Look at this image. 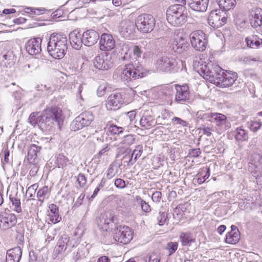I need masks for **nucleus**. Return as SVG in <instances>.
Segmentation results:
<instances>
[{
    "label": "nucleus",
    "instance_id": "15",
    "mask_svg": "<svg viewBox=\"0 0 262 262\" xmlns=\"http://www.w3.org/2000/svg\"><path fill=\"white\" fill-rule=\"evenodd\" d=\"M99 45L101 50L111 51L115 47V40L111 34L103 33L101 36Z\"/></svg>",
    "mask_w": 262,
    "mask_h": 262
},
{
    "label": "nucleus",
    "instance_id": "14",
    "mask_svg": "<svg viewBox=\"0 0 262 262\" xmlns=\"http://www.w3.org/2000/svg\"><path fill=\"white\" fill-rule=\"evenodd\" d=\"M93 64L96 68L101 70H107L113 66V62L111 61L110 58L107 55L103 54L96 56L94 60Z\"/></svg>",
    "mask_w": 262,
    "mask_h": 262
},
{
    "label": "nucleus",
    "instance_id": "12",
    "mask_svg": "<svg viewBox=\"0 0 262 262\" xmlns=\"http://www.w3.org/2000/svg\"><path fill=\"white\" fill-rule=\"evenodd\" d=\"M114 215L111 211H106L101 213L97 219V223L99 228L107 231L113 226Z\"/></svg>",
    "mask_w": 262,
    "mask_h": 262
},
{
    "label": "nucleus",
    "instance_id": "42",
    "mask_svg": "<svg viewBox=\"0 0 262 262\" xmlns=\"http://www.w3.org/2000/svg\"><path fill=\"white\" fill-rule=\"evenodd\" d=\"M49 190L47 186H44L40 189L37 193V196L38 201L42 203L46 198L48 197Z\"/></svg>",
    "mask_w": 262,
    "mask_h": 262
},
{
    "label": "nucleus",
    "instance_id": "63",
    "mask_svg": "<svg viewBox=\"0 0 262 262\" xmlns=\"http://www.w3.org/2000/svg\"><path fill=\"white\" fill-rule=\"evenodd\" d=\"M115 186L119 189L124 188L126 186L125 182L121 179H117L114 182Z\"/></svg>",
    "mask_w": 262,
    "mask_h": 262
},
{
    "label": "nucleus",
    "instance_id": "59",
    "mask_svg": "<svg viewBox=\"0 0 262 262\" xmlns=\"http://www.w3.org/2000/svg\"><path fill=\"white\" fill-rule=\"evenodd\" d=\"M77 181L78 182L79 186L83 187L86 184V179L83 174L80 173L77 177Z\"/></svg>",
    "mask_w": 262,
    "mask_h": 262
},
{
    "label": "nucleus",
    "instance_id": "27",
    "mask_svg": "<svg viewBox=\"0 0 262 262\" xmlns=\"http://www.w3.org/2000/svg\"><path fill=\"white\" fill-rule=\"evenodd\" d=\"M248 165L252 170L255 169L257 171L262 172V156L258 154L251 155Z\"/></svg>",
    "mask_w": 262,
    "mask_h": 262
},
{
    "label": "nucleus",
    "instance_id": "40",
    "mask_svg": "<svg viewBox=\"0 0 262 262\" xmlns=\"http://www.w3.org/2000/svg\"><path fill=\"white\" fill-rule=\"evenodd\" d=\"M235 138L238 141H246L248 139V133L242 127L237 128L235 130Z\"/></svg>",
    "mask_w": 262,
    "mask_h": 262
},
{
    "label": "nucleus",
    "instance_id": "50",
    "mask_svg": "<svg viewBox=\"0 0 262 262\" xmlns=\"http://www.w3.org/2000/svg\"><path fill=\"white\" fill-rule=\"evenodd\" d=\"M178 244L177 242H169L166 246V249L169 251V255L172 254L178 249Z\"/></svg>",
    "mask_w": 262,
    "mask_h": 262
},
{
    "label": "nucleus",
    "instance_id": "36",
    "mask_svg": "<svg viewBox=\"0 0 262 262\" xmlns=\"http://www.w3.org/2000/svg\"><path fill=\"white\" fill-rule=\"evenodd\" d=\"M41 147L36 144H31L29 147L28 153V159L29 161H34L37 157V154L40 152Z\"/></svg>",
    "mask_w": 262,
    "mask_h": 262
},
{
    "label": "nucleus",
    "instance_id": "8",
    "mask_svg": "<svg viewBox=\"0 0 262 262\" xmlns=\"http://www.w3.org/2000/svg\"><path fill=\"white\" fill-rule=\"evenodd\" d=\"M178 63L177 60L174 57L163 56L158 58L155 66L158 71L170 72L176 69Z\"/></svg>",
    "mask_w": 262,
    "mask_h": 262
},
{
    "label": "nucleus",
    "instance_id": "13",
    "mask_svg": "<svg viewBox=\"0 0 262 262\" xmlns=\"http://www.w3.org/2000/svg\"><path fill=\"white\" fill-rule=\"evenodd\" d=\"M237 77L235 73L225 72L223 71L222 77L217 81V86L226 88L231 86Z\"/></svg>",
    "mask_w": 262,
    "mask_h": 262
},
{
    "label": "nucleus",
    "instance_id": "21",
    "mask_svg": "<svg viewBox=\"0 0 262 262\" xmlns=\"http://www.w3.org/2000/svg\"><path fill=\"white\" fill-rule=\"evenodd\" d=\"M141 126L147 129L154 127L156 124V121L151 114V112H145L142 115L140 120Z\"/></svg>",
    "mask_w": 262,
    "mask_h": 262
},
{
    "label": "nucleus",
    "instance_id": "9",
    "mask_svg": "<svg viewBox=\"0 0 262 262\" xmlns=\"http://www.w3.org/2000/svg\"><path fill=\"white\" fill-rule=\"evenodd\" d=\"M226 13L221 10H213L210 12L208 18V24L213 28H218L224 24L227 20Z\"/></svg>",
    "mask_w": 262,
    "mask_h": 262
},
{
    "label": "nucleus",
    "instance_id": "7",
    "mask_svg": "<svg viewBox=\"0 0 262 262\" xmlns=\"http://www.w3.org/2000/svg\"><path fill=\"white\" fill-rule=\"evenodd\" d=\"M192 47L196 51L203 52L207 46V39L206 34L201 30L191 32L189 35Z\"/></svg>",
    "mask_w": 262,
    "mask_h": 262
},
{
    "label": "nucleus",
    "instance_id": "64",
    "mask_svg": "<svg viewBox=\"0 0 262 262\" xmlns=\"http://www.w3.org/2000/svg\"><path fill=\"white\" fill-rule=\"evenodd\" d=\"M133 52L136 58L141 57L142 51L139 46H134L133 48Z\"/></svg>",
    "mask_w": 262,
    "mask_h": 262
},
{
    "label": "nucleus",
    "instance_id": "52",
    "mask_svg": "<svg viewBox=\"0 0 262 262\" xmlns=\"http://www.w3.org/2000/svg\"><path fill=\"white\" fill-rule=\"evenodd\" d=\"M110 148L108 145H106L103 149H102L99 153L94 156V160L97 163L100 161V157L101 156L107 154V152L110 150Z\"/></svg>",
    "mask_w": 262,
    "mask_h": 262
},
{
    "label": "nucleus",
    "instance_id": "29",
    "mask_svg": "<svg viewBox=\"0 0 262 262\" xmlns=\"http://www.w3.org/2000/svg\"><path fill=\"white\" fill-rule=\"evenodd\" d=\"M49 208L50 210L49 216L50 221L54 224L59 222L61 220V217L59 215L58 207L54 204H51L49 205Z\"/></svg>",
    "mask_w": 262,
    "mask_h": 262
},
{
    "label": "nucleus",
    "instance_id": "61",
    "mask_svg": "<svg viewBox=\"0 0 262 262\" xmlns=\"http://www.w3.org/2000/svg\"><path fill=\"white\" fill-rule=\"evenodd\" d=\"M107 86L106 83L103 82L97 89V95L99 96H102L105 93Z\"/></svg>",
    "mask_w": 262,
    "mask_h": 262
},
{
    "label": "nucleus",
    "instance_id": "30",
    "mask_svg": "<svg viewBox=\"0 0 262 262\" xmlns=\"http://www.w3.org/2000/svg\"><path fill=\"white\" fill-rule=\"evenodd\" d=\"M180 242L182 246H189L195 242V238L190 232H182L180 235Z\"/></svg>",
    "mask_w": 262,
    "mask_h": 262
},
{
    "label": "nucleus",
    "instance_id": "31",
    "mask_svg": "<svg viewBox=\"0 0 262 262\" xmlns=\"http://www.w3.org/2000/svg\"><path fill=\"white\" fill-rule=\"evenodd\" d=\"M134 29V25L133 23L128 21L125 25L121 27L120 33L125 39H129L133 35Z\"/></svg>",
    "mask_w": 262,
    "mask_h": 262
},
{
    "label": "nucleus",
    "instance_id": "45",
    "mask_svg": "<svg viewBox=\"0 0 262 262\" xmlns=\"http://www.w3.org/2000/svg\"><path fill=\"white\" fill-rule=\"evenodd\" d=\"M69 161L68 158L65 157L62 154H59L56 157V163L59 168H63L67 165Z\"/></svg>",
    "mask_w": 262,
    "mask_h": 262
},
{
    "label": "nucleus",
    "instance_id": "28",
    "mask_svg": "<svg viewBox=\"0 0 262 262\" xmlns=\"http://www.w3.org/2000/svg\"><path fill=\"white\" fill-rule=\"evenodd\" d=\"M189 6L192 10L198 12L206 11L209 0H189Z\"/></svg>",
    "mask_w": 262,
    "mask_h": 262
},
{
    "label": "nucleus",
    "instance_id": "3",
    "mask_svg": "<svg viewBox=\"0 0 262 262\" xmlns=\"http://www.w3.org/2000/svg\"><path fill=\"white\" fill-rule=\"evenodd\" d=\"M135 92L130 89L125 93L114 92L111 94L106 100L105 106L108 110H117L123 103H129L133 100Z\"/></svg>",
    "mask_w": 262,
    "mask_h": 262
},
{
    "label": "nucleus",
    "instance_id": "20",
    "mask_svg": "<svg viewBox=\"0 0 262 262\" xmlns=\"http://www.w3.org/2000/svg\"><path fill=\"white\" fill-rule=\"evenodd\" d=\"M212 117L211 122L215 123L216 125L219 126L221 130H225L230 127V122L224 115L214 113Z\"/></svg>",
    "mask_w": 262,
    "mask_h": 262
},
{
    "label": "nucleus",
    "instance_id": "38",
    "mask_svg": "<svg viewBox=\"0 0 262 262\" xmlns=\"http://www.w3.org/2000/svg\"><path fill=\"white\" fill-rule=\"evenodd\" d=\"M143 152V146L141 145H138L136 146L132 155H127L125 158L129 159L130 162L133 161L136 162L137 159L139 158Z\"/></svg>",
    "mask_w": 262,
    "mask_h": 262
},
{
    "label": "nucleus",
    "instance_id": "5",
    "mask_svg": "<svg viewBox=\"0 0 262 262\" xmlns=\"http://www.w3.org/2000/svg\"><path fill=\"white\" fill-rule=\"evenodd\" d=\"M116 72L119 74L121 80L126 84L143 76L142 66L133 64H126L121 70L118 69Z\"/></svg>",
    "mask_w": 262,
    "mask_h": 262
},
{
    "label": "nucleus",
    "instance_id": "34",
    "mask_svg": "<svg viewBox=\"0 0 262 262\" xmlns=\"http://www.w3.org/2000/svg\"><path fill=\"white\" fill-rule=\"evenodd\" d=\"M219 6L223 11H227L233 8L236 5V0H217Z\"/></svg>",
    "mask_w": 262,
    "mask_h": 262
},
{
    "label": "nucleus",
    "instance_id": "1",
    "mask_svg": "<svg viewBox=\"0 0 262 262\" xmlns=\"http://www.w3.org/2000/svg\"><path fill=\"white\" fill-rule=\"evenodd\" d=\"M193 67L204 79L217 85L219 78L222 77L224 70L218 65L207 64L203 60L195 61Z\"/></svg>",
    "mask_w": 262,
    "mask_h": 262
},
{
    "label": "nucleus",
    "instance_id": "4",
    "mask_svg": "<svg viewBox=\"0 0 262 262\" xmlns=\"http://www.w3.org/2000/svg\"><path fill=\"white\" fill-rule=\"evenodd\" d=\"M167 20L172 26L181 25L186 21L187 10L182 4L169 6L166 11Z\"/></svg>",
    "mask_w": 262,
    "mask_h": 262
},
{
    "label": "nucleus",
    "instance_id": "23",
    "mask_svg": "<svg viewBox=\"0 0 262 262\" xmlns=\"http://www.w3.org/2000/svg\"><path fill=\"white\" fill-rule=\"evenodd\" d=\"M69 40L73 48L76 50H79L82 47V44L84 45L82 35L77 30H74L70 33Z\"/></svg>",
    "mask_w": 262,
    "mask_h": 262
},
{
    "label": "nucleus",
    "instance_id": "26",
    "mask_svg": "<svg viewBox=\"0 0 262 262\" xmlns=\"http://www.w3.org/2000/svg\"><path fill=\"white\" fill-rule=\"evenodd\" d=\"M47 115L52 117L58 125L63 121L64 117L62 110L58 107L46 108L43 111Z\"/></svg>",
    "mask_w": 262,
    "mask_h": 262
},
{
    "label": "nucleus",
    "instance_id": "18",
    "mask_svg": "<svg viewBox=\"0 0 262 262\" xmlns=\"http://www.w3.org/2000/svg\"><path fill=\"white\" fill-rule=\"evenodd\" d=\"M176 90L175 100L179 103H183L189 99V88L187 85H174Z\"/></svg>",
    "mask_w": 262,
    "mask_h": 262
},
{
    "label": "nucleus",
    "instance_id": "25",
    "mask_svg": "<svg viewBox=\"0 0 262 262\" xmlns=\"http://www.w3.org/2000/svg\"><path fill=\"white\" fill-rule=\"evenodd\" d=\"M39 125L47 130H50L54 124L57 123L52 117L47 115L44 112L38 117Z\"/></svg>",
    "mask_w": 262,
    "mask_h": 262
},
{
    "label": "nucleus",
    "instance_id": "57",
    "mask_svg": "<svg viewBox=\"0 0 262 262\" xmlns=\"http://www.w3.org/2000/svg\"><path fill=\"white\" fill-rule=\"evenodd\" d=\"M262 123L258 121H253L249 125V127L251 130L255 132L258 130L261 126Z\"/></svg>",
    "mask_w": 262,
    "mask_h": 262
},
{
    "label": "nucleus",
    "instance_id": "17",
    "mask_svg": "<svg viewBox=\"0 0 262 262\" xmlns=\"http://www.w3.org/2000/svg\"><path fill=\"white\" fill-rule=\"evenodd\" d=\"M41 39L40 38L29 40L26 44V51L31 55L39 54L41 51Z\"/></svg>",
    "mask_w": 262,
    "mask_h": 262
},
{
    "label": "nucleus",
    "instance_id": "37",
    "mask_svg": "<svg viewBox=\"0 0 262 262\" xmlns=\"http://www.w3.org/2000/svg\"><path fill=\"white\" fill-rule=\"evenodd\" d=\"M69 241L70 237L68 235H62L58 241L57 243L58 247L56 248V251L59 253L64 251L67 248Z\"/></svg>",
    "mask_w": 262,
    "mask_h": 262
},
{
    "label": "nucleus",
    "instance_id": "54",
    "mask_svg": "<svg viewBox=\"0 0 262 262\" xmlns=\"http://www.w3.org/2000/svg\"><path fill=\"white\" fill-rule=\"evenodd\" d=\"M38 186L37 184H33L30 186L27 190L26 192V195L29 198L33 196L36 192V190Z\"/></svg>",
    "mask_w": 262,
    "mask_h": 262
},
{
    "label": "nucleus",
    "instance_id": "24",
    "mask_svg": "<svg viewBox=\"0 0 262 262\" xmlns=\"http://www.w3.org/2000/svg\"><path fill=\"white\" fill-rule=\"evenodd\" d=\"M22 256V249L20 246L10 249L7 251L6 262H19Z\"/></svg>",
    "mask_w": 262,
    "mask_h": 262
},
{
    "label": "nucleus",
    "instance_id": "58",
    "mask_svg": "<svg viewBox=\"0 0 262 262\" xmlns=\"http://www.w3.org/2000/svg\"><path fill=\"white\" fill-rule=\"evenodd\" d=\"M167 213L166 212H160L157 217V220L159 225H164L167 219Z\"/></svg>",
    "mask_w": 262,
    "mask_h": 262
},
{
    "label": "nucleus",
    "instance_id": "16",
    "mask_svg": "<svg viewBox=\"0 0 262 262\" xmlns=\"http://www.w3.org/2000/svg\"><path fill=\"white\" fill-rule=\"evenodd\" d=\"M188 47V42L182 36L177 35L174 37L171 48L174 52L182 54L187 50Z\"/></svg>",
    "mask_w": 262,
    "mask_h": 262
},
{
    "label": "nucleus",
    "instance_id": "47",
    "mask_svg": "<svg viewBox=\"0 0 262 262\" xmlns=\"http://www.w3.org/2000/svg\"><path fill=\"white\" fill-rule=\"evenodd\" d=\"M83 127L84 125L82 124V122L78 117H77L71 124V129L74 131L80 129Z\"/></svg>",
    "mask_w": 262,
    "mask_h": 262
},
{
    "label": "nucleus",
    "instance_id": "39",
    "mask_svg": "<svg viewBox=\"0 0 262 262\" xmlns=\"http://www.w3.org/2000/svg\"><path fill=\"white\" fill-rule=\"evenodd\" d=\"M120 168V164L117 163H112L109 166L108 169L106 172V178L108 179H111L114 177L118 173Z\"/></svg>",
    "mask_w": 262,
    "mask_h": 262
},
{
    "label": "nucleus",
    "instance_id": "51",
    "mask_svg": "<svg viewBox=\"0 0 262 262\" xmlns=\"http://www.w3.org/2000/svg\"><path fill=\"white\" fill-rule=\"evenodd\" d=\"M161 92L163 95L169 98L172 96L174 90L172 86L168 85L162 89Z\"/></svg>",
    "mask_w": 262,
    "mask_h": 262
},
{
    "label": "nucleus",
    "instance_id": "56",
    "mask_svg": "<svg viewBox=\"0 0 262 262\" xmlns=\"http://www.w3.org/2000/svg\"><path fill=\"white\" fill-rule=\"evenodd\" d=\"M123 128L117 126L116 125H112L108 128V131L112 134H120L123 132Z\"/></svg>",
    "mask_w": 262,
    "mask_h": 262
},
{
    "label": "nucleus",
    "instance_id": "32",
    "mask_svg": "<svg viewBox=\"0 0 262 262\" xmlns=\"http://www.w3.org/2000/svg\"><path fill=\"white\" fill-rule=\"evenodd\" d=\"M248 47L251 48H257L262 46V39L259 38L257 35H252V36L247 37L245 39Z\"/></svg>",
    "mask_w": 262,
    "mask_h": 262
},
{
    "label": "nucleus",
    "instance_id": "55",
    "mask_svg": "<svg viewBox=\"0 0 262 262\" xmlns=\"http://www.w3.org/2000/svg\"><path fill=\"white\" fill-rule=\"evenodd\" d=\"M171 121L174 125H179L181 127H186L188 125L186 121L176 117H173Z\"/></svg>",
    "mask_w": 262,
    "mask_h": 262
},
{
    "label": "nucleus",
    "instance_id": "46",
    "mask_svg": "<svg viewBox=\"0 0 262 262\" xmlns=\"http://www.w3.org/2000/svg\"><path fill=\"white\" fill-rule=\"evenodd\" d=\"M88 254L89 251L86 247L83 246H81L78 248L77 254L75 256V259L77 260L84 258L88 255Z\"/></svg>",
    "mask_w": 262,
    "mask_h": 262
},
{
    "label": "nucleus",
    "instance_id": "22",
    "mask_svg": "<svg viewBox=\"0 0 262 262\" xmlns=\"http://www.w3.org/2000/svg\"><path fill=\"white\" fill-rule=\"evenodd\" d=\"M250 23L253 28H257L262 25V9L259 8L251 10L250 14Z\"/></svg>",
    "mask_w": 262,
    "mask_h": 262
},
{
    "label": "nucleus",
    "instance_id": "41",
    "mask_svg": "<svg viewBox=\"0 0 262 262\" xmlns=\"http://www.w3.org/2000/svg\"><path fill=\"white\" fill-rule=\"evenodd\" d=\"M239 239V232H229L226 235L225 241L227 243L235 244Z\"/></svg>",
    "mask_w": 262,
    "mask_h": 262
},
{
    "label": "nucleus",
    "instance_id": "35",
    "mask_svg": "<svg viewBox=\"0 0 262 262\" xmlns=\"http://www.w3.org/2000/svg\"><path fill=\"white\" fill-rule=\"evenodd\" d=\"M78 117L81 120L82 124H83L84 126L90 125L94 119V116L91 112H83Z\"/></svg>",
    "mask_w": 262,
    "mask_h": 262
},
{
    "label": "nucleus",
    "instance_id": "10",
    "mask_svg": "<svg viewBox=\"0 0 262 262\" xmlns=\"http://www.w3.org/2000/svg\"><path fill=\"white\" fill-rule=\"evenodd\" d=\"M115 240L123 244H128L133 238V232L127 226L119 227L114 233Z\"/></svg>",
    "mask_w": 262,
    "mask_h": 262
},
{
    "label": "nucleus",
    "instance_id": "53",
    "mask_svg": "<svg viewBox=\"0 0 262 262\" xmlns=\"http://www.w3.org/2000/svg\"><path fill=\"white\" fill-rule=\"evenodd\" d=\"M213 113H204L203 111L198 112V117H200L203 120H207L211 122Z\"/></svg>",
    "mask_w": 262,
    "mask_h": 262
},
{
    "label": "nucleus",
    "instance_id": "33",
    "mask_svg": "<svg viewBox=\"0 0 262 262\" xmlns=\"http://www.w3.org/2000/svg\"><path fill=\"white\" fill-rule=\"evenodd\" d=\"M24 12L28 14L30 17L35 18L37 16L44 14L46 9L44 8L24 7Z\"/></svg>",
    "mask_w": 262,
    "mask_h": 262
},
{
    "label": "nucleus",
    "instance_id": "2",
    "mask_svg": "<svg viewBox=\"0 0 262 262\" xmlns=\"http://www.w3.org/2000/svg\"><path fill=\"white\" fill-rule=\"evenodd\" d=\"M68 49L67 38L59 34L51 35L48 43L47 51L49 55L55 59H61Z\"/></svg>",
    "mask_w": 262,
    "mask_h": 262
},
{
    "label": "nucleus",
    "instance_id": "19",
    "mask_svg": "<svg viewBox=\"0 0 262 262\" xmlns=\"http://www.w3.org/2000/svg\"><path fill=\"white\" fill-rule=\"evenodd\" d=\"M82 35L84 45L88 47L95 45L99 38V34L94 30H86Z\"/></svg>",
    "mask_w": 262,
    "mask_h": 262
},
{
    "label": "nucleus",
    "instance_id": "62",
    "mask_svg": "<svg viewBox=\"0 0 262 262\" xmlns=\"http://www.w3.org/2000/svg\"><path fill=\"white\" fill-rule=\"evenodd\" d=\"M160 256L156 253H152L149 255L148 261L146 262H160Z\"/></svg>",
    "mask_w": 262,
    "mask_h": 262
},
{
    "label": "nucleus",
    "instance_id": "43",
    "mask_svg": "<svg viewBox=\"0 0 262 262\" xmlns=\"http://www.w3.org/2000/svg\"><path fill=\"white\" fill-rule=\"evenodd\" d=\"M135 135L132 134L126 135L122 138L121 143L124 146H130L135 143Z\"/></svg>",
    "mask_w": 262,
    "mask_h": 262
},
{
    "label": "nucleus",
    "instance_id": "44",
    "mask_svg": "<svg viewBox=\"0 0 262 262\" xmlns=\"http://www.w3.org/2000/svg\"><path fill=\"white\" fill-rule=\"evenodd\" d=\"M136 200L138 204L140 205L143 211L144 212H149L151 211L150 206L148 203L143 200L140 196H137Z\"/></svg>",
    "mask_w": 262,
    "mask_h": 262
},
{
    "label": "nucleus",
    "instance_id": "11",
    "mask_svg": "<svg viewBox=\"0 0 262 262\" xmlns=\"http://www.w3.org/2000/svg\"><path fill=\"white\" fill-rule=\"evenodd\" d=\"M17 223L16 215L6 210L0 213V229L6 230L14 226Z\"/></svg>",
    "mask_w": 262,
    "mask_h": 262
},
{
    "label": "nucleus",
    "instance_id": "60",
    "mask_svg": "<svg viewBox=\"0 0 262 262\" xmlns=\"http://www.w3.org/2000/svg\"><path fill=\"white\" fill-rule=\"evenodd\" d=\"M31 164L30 168L31 169L30 170L29 173L31 176H35L38 170L39 166L36 163H32V162H30Z\"/></svg>",
    "mask_w": 262,
    "mask_h": 262
},
{
    "label": "nucleus",
    "instance_id": "48",
    "mask_svg": "<svg viewBox=\"0 0 262 262\" xmlns=\"http://www.w3.org/2000/svg\"><path fill=\"white\" fill-rule=\"evenodd\" d=\"M10 199L12 203L13 209L17 212L19 213L21 212V207L20 206V200L15 197H11L10 196Z\"/></svg>",
    "mask_w": 262,
    "mask_h": 262
},
{
    "label": "nucleus",
    "instance_id": "49",
    "mask_svg": "<svg viewBox=\"0 0 262 262\" xmlns=\"http://www.w3.org/2000/svg\"><path fill=\"white\" fill-rule=\"evenodd\" d=\"M235 24L238 27L243 28L246 25V19L242 14L237 15L235 19Z\"/></svg>",
    "mask_w": 262,
    "mask_h": 262
},
{
    "label": "nucleus",
    "instance_id": "6",
    "mask_svg": "<svg viewBox=\"0 0 262 262\" xmlns=\"http://www.w3.org/2000/svg\"><path fill=\"white\" fill-rule=\"evenodd\" d=\"M155 19L149 14H142L139 15L136 21L137 29L139 31L145 33L151 32L155 28Z\"/></svg>",
    "mask_w": 262,
    "mask_h": 262
}]
</instances>
